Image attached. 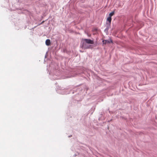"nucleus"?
<instances>
[{"label": "nucleus", "mask_w": 157, "mask_h": 157, "mask_svg": "<svg viewBox=\"0 0 157 157\" xmlns=\"http://www.w3.org/2000/svg\"><path fill=\"white\" fill-rule=\"evenodd\" d=\"M81 47L84 49H88L91 48V46L89 45L88 44L82 41L81 42Z\"/></svg>", "instance_id": "1"}, {"label": "nucleus", "mask_w": 157, "mask_h": 157, "mask_svg": "<svg viewBox=\"0 0 157 157\" xmlns=\"http://www.w3.org/2000/svg\"><path fill=\"white\" fill-rule=\"evenodd\" d=\"M44 22V21H43L40 24H42L43 22Z\"/></svg>", "instance_id": "7"}, {"label": "nucleus", "mask_w": 157, "mask_h": 157, "mask_svg": "<svg viewBox=\"0 0 157 157\" xmlns=\"http://www.w3.org/2000/svg\"><path fill=\"white\" fill-rule=\"evenodd\" d=\"M82 40L88 44H94V41L90 39H82Z\"/></svg>", "instance_id": "2"}, {"label": "nucleus", "mask_w": 157, "mask_h": 157, "mask_svg": "<svg viewBox=\"0 0 157 157\" xmlns=\"http://www.w3.org/2000/svg\"><path fill=\"white\" fill-rule=\"evenodd\" d=\"M45 43H46V44L47 45H48V46L51 43L50 40L49 39H47L46 40Z\"/></svg>", "instance_id": "4"}, {"label": "nucleus", "mask_w": 157, "mask_h": 157, "mask_svg": "<svg viewBox=\"0 0 157 157\" xmlns=\"http://www.w3.org/2000/svg\"><path fill=\"white\" fill-rule=\"evenodd\" d=\"M111 20L112 18L110 17H108L107 19V21L109 22V24H111Z\"/></svg>", "instance_id": "5"}, {"label": "nucleus", "mask_w": 157, "mask_h": 157, "mask_svg": "<svg viewBox=\"0 0 157 157\" xmlns=\"http://www.w3.org/2000/svg\"><path fill=\"white\" fill-rule=\"evenodd\" d=\"M114 14V11H113L109 14V17H111L112 16H113Z\"/></svg>", "instance_id": "6"}, {"label": "nucleus", "mask_w": 157, "mask_h": 157, "mask_svg": "<svg viewBox=\"0 0 157 157\" xmlns=\"http://www.w3.org/2000/svg\"><path fill=\"white\" fill-rule=\"evenodd\" d=\"M102 42L104 44H109L110 43H113L112 41L110 40H104L102 41Z\"/></svg>", "instance_id": "3"}]
</instances>
